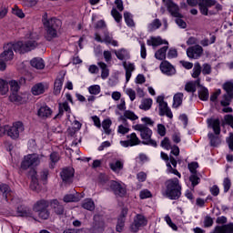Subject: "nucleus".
Listing matches in <instances>:
<instances>
[{
    "instance_id": "obj_1",
    "label": "nucleus",
    "mask_w": 233,
    "mask_h": 233,
    "mask_svg": "<svg viewBox=\"0 0 233 233\" xmlns=\"http://www.w3.org/2000/svg\"><path fill=\"white\" fill-rule=\"evenodd\" d=\"M38 40L39 35L36 32L31 31L26 35L25 41L5 45L4 52L0 55V58L4 59V61H12L14 59V51L18 54H26V52H30L37 46Z\"/></svg>"
},
{
    "instance_id": "obj_2",
    "label": "nucleus",
    "mask_w": 233,
    "mask_h": 233,
    "mask_svg": "<svg viewBox=\"0 0 233 233\" xmlns=\"http://www.w3.org/2000/svg\"><path fill=\"white\" fill-rule=\"evenodd\" d=\"M50 207V202L45 199L37 200L33 206L32 209L25 208V209H18L17 214L20 218H32L35 220H37V217L35 214L40 212L41 210H45Z\"/></svg>"
},
{
    "instance_id": "obj_3",
    "label": "nucleus",
    "mask_w": 233,
    "mask_h": 233,
    "mask_svg": "<svg viewBox=\"0 0 233 233\" xmlns=\"http://www.w3.org/2000/svg\"><path fill=\"white\" fill-rule=\"evenodd\" d=\"M166 191L165 194L169 199H179L181 198V184L179 179L170 178L166 181Z\"/></svg>"
},
{
    "instance_id": "obj_4",
    "label": "nucleus",
    "mask_w": 233,
    "mask_h": 233,
    "mask_svg": "<svg viewBox=\"0 0 233 233\" xmlns=\"http://www.w3.org/2000/svg\"><path fill=\"white\" fill-rule=\"evenodd\" d=\"M133 130L140 132V137L143 139L144 145L157 147V142L152 140V129L143 124H135L132 126Z\"/></svg>"
},
{
    "instance_id": "obj_5",
    "label": "nucleus",
    "mask_w": 233,
    "mask_h": 233,
    "mask_svg": "<svg viewBox=\"0 0 233 233\" xmlns=\"http://www.w3.org/2000/svg\"><path fill=\"white\" fill-rule=\"evenodd\" d=\"M25 132L23 122H14L12 126H4V134H6L11 139H19V136Z\"/></svg>"
},
{
    "instance_id": "obj_6",
    "label": "nucleus",
    "mask_w": 233,
    "mask_h": 233,
    "mask_svg": "<svg viewBox=\"0 0 233 233\" xmlns=\"http://www.w3.org/2000/svg\"><path fill=\"white\" fill-rule=\"evenodd\" d=\"M44 157L45 156L36 153L29 154L24 157L21 167L26 170V168H30V167H38V165H41V161H43Z\"/></svg>"
},
{
    "instance_id": "obj_7",
    "label": "nucleus",
    "mask_w": 233,
    "mask_h": 233,
    "mask_svg": "<svg viewBox=\"0 0 233 233\" xmlns=\"http://www.w3.org/2000/svg\"><path fill=\"white\" fill-rule=\"evenodd\" d=\"M46 27V39L47 41H52L54 38L57 37V32L61 28V20L51 21L50 24L45 25Z\"/></svg>"
},
{
    "instance_id": "obj_8",
    "label": "nucleus",
    "mask_w": 233,
    "mask_h": 233,
    "mask_svg": "<svg viewBox=\"0 0 233 233\" xmlns=\"http://www.w3.org/2000/svg\"><path fill=\"white\" fill-rule=\"evenodd\" d=\"M157 103H158L159 116H167L169 119L174 117L172 111L168 107V104L165 102V97L159 96L157 97Z\"/></svg>"
},
{
    "instance_id": "obj_9",
    "label": "nucleus",
    "mask_w": 233,
    "mask_h": 233,
    "mask_svg": "<svg viewBox=\"0 0 233 233\" xmlns=\"http://www.w3.org/2000/svg\"><path fill=\"white\" fill-rule=\"evenodd\" d=\"M109 187L114 192L115 196H118L119 198L127 196V186L123 184V182L112 180L109 182Z\"/></svg>"
},
{
    "instance_id": "obj_10",
    "label": "nucleus",
    "mask_w": 233,
    "mask_h": 233,
    "mask_svg": "<svg viewBox=\"0 0 233 233\" xmlns=\"http://www.w3.org/2000/svg\"><path fill=\"white\" fill-rule=\"evenodd\" d=\"M95 40H96L97 43H105L106 45H111L112 46H118L117 40H115L111 34L106 31L104 33L103 38H101L99 34L96 33Z\"/></svg>"
},
{
    "instance_id": "obj_11",
    "label": "nucleus",
    "mask_w": 233,
    "mask_h": 233,
    "mask_svg": "<svg viewBox=\"0 0 233 233\" xmlns=\"http://www.w3.org/2000/svg\"><path fill=\"white\" fill-rule=\"evenodd\" d=\"M186 52L189 59H199L203 56V47L199 45H195L189 46Z\"/></svg>"
},
{
    "instance_id": "obj_12",
    "label": "nucleus",
    "mask_w": 233,
    "mask_h": 233,
    "mask_svg": "<svg viewBox=\"0 0 233 233\" xmlns=\"http://www.w3.org/2000/svg\"><path fill=\"white\" fill-rule=\"evenodd\" d=\"M163 3H165V6L173 17H183V15L179 13V6L172 0H165Z\"/></svg>"
},
{
    "instance_id": "obj_13",
    "label": "nucleus",
    "mask_w": 233,
    "mask_h": 233,
    "mask_svg": "<svg viewBox=\"0 0 233 233\" xmlns=\"http://www.w3.org/2000/svg\"><path fill=\"white\" fill-rule=\"evenodd\" d=\"M147 221L145 216L143 215H137L134 223L131 225L130 228L132 232H137L141 227H146Z\"/></svg>"
},
{
    "instance_id": "obj_14",
    "label": "nucleus",
    "mask_w": 233,
    "mask_h": 233,
    "mask_svg": "<svg viewBox=\"0 0 233 233\" xmlns=\"http://www.w3.org/2000/svg\"><path fill=\"white\" fill-rule=\"evenodd\" d=\"M127 119H129V121H137L139 116L132 110H125L123 115L118 117V121H120V123H128Z\"/></svg>"
},
{
    "instance_id": "obj_15",
    "label": "nucleus",
    "mask_w": 233,
    "mask_h": 233,
    "mask_svg": "<svg viewBox=\"0 0 233 233\" xmlns=\"http://www.w3.org/2000/svg\"><path fill=\"white\" fill-rule=\"evenodd\" d=\"M160 70L165 76H176V67L168 61L161 62Z\"/></svg>"
},
{
    "instance_id": "obj_16",
    "label": "nucleus",
    "mask_w": 233,
    "mask_h": 233,
    "mask_svg": "<svg viewBox=\"0 0 233 233\" xmlns=\"http://www.w3.org/2000/svg\"><path fill=\"white\" fill-rule=\"evenodd\" d=\"M29 177H31L30 188L35 192H39V181L37 180V171L31 169L29 171Z\"/></svg>"
},
{
    "instance_id": "obj_17",
    "label": "nucleus",
    "mask_w": 233,
    "mask_h": 233,
    "mask_svg": "<svg viewBox=\"0 0 233 233\" xmlns=\"http://www.w3.org/2000/svg\"><path fill=\"white\" fill-rule=\"evenodd\" d=\"M208 127L212 128L216 136H219L221 134V127L219 119L218 118H208L207 120Z\"/></svg>"
},
{
    "instance_id": "obj_18",
    "label": "nucleus",
    "mask_w": 233,
    "mask_h": 233,
    "mask_svg": "<svg viewBox=\"0 0 233 233\" xmlns=\"http://www.w3.org/2000/svg\"><path fill=\"white\" fill-rule=\"evenodd\" d=\"M127 214H128V208H124L117 219L116 232H123V228H125V218H127Z\"/></svg>"
},
{
    "instance_id": "obj_19",
    "label": "nucleus",
    "mask_w": 233,
    "mask_h": 233,
    "mask_svg": "<svg viewBox=\"0 0 233 233\" xmlns=\"http://www.w3.org/2000/svg\"><path fill=\"white\" fill-rule=\"evenodd\" d=\"M49 205L52 208V210L56 214L57 216H61L65 212V208L63 205L59 203L58 199H53L49 202Z\"/></svg>"
},
{
    "instance_id": "obj_20",
    "label": "nucleus",
    "mask_w": 233,
    "mask_h": 233,
    "mask_svg": "<svg viewBox=\"0 0 233 233\" xmlns=\"http://www.w3.org/2000/svg\"><path fill=\"white\" fill-rule=\"evenodd\" d=\"M161 158L164 159V161L167 162V174H174L175 176H177V177L181 178V173L177 171V169L172 168V165H170V162H168V155H167L165 152L160 153Z\"/></svg>"
},
{
    "instance_id": "obj_21",
    "label": "nucleus",
    "mask_w": 233,
    "mask_h": 233,
    "mask_svg": "<svg viewBox=\"0 0 233 233\" xmlns=\"http://www.w3.org/2000/svg\"><path fill=\"white\" fill-rule=\"evenodd\" d=\"M123 66L126 70V83H128L130 77H132V72L136 70V65L130 62H123Z\"/></svg>"
},
{
    "instance_id": "obj_22",
    "label": "nucleus",
    "mask_w": 233,
    "mask_h": 233,
    "mask_svg": "<svg viewBox=\"0 0 233 233\" xmlns=\"http://www.w3.org/2000/svg\"><path fill=\"white\" fill-rule=\"evenodd\" d=\"M46 88H48L47 85L38 83L32 87L31 92L33 96H41V94H45V90H46Z\"/></svg>"
},
{
    "instance_id": "obj_23",
    "label": "nucleus",
    "mask_w": 233,
    "mask_h": 233,
    "mask_svg": "<svg viewBox=\"0 0 233 233\" xmlns=\"http://www.w3.org/2000/svg\"><path fill=\"white\" fill-rule=\"evenodd\" d=\"M60 176L63 181L68 182L74 177V168L73 167H66L62 170Z\"/></svg>"
},
{
    "instance_id": "obj_24",
    "label": "nucleus",
    "mask_w": 233,
    "mask_h": 233,
    "mask_svg": "<svg viewBox=\"0 0 233 233\" xmlns=\"http://www.w3.org/2000/svg\"><path fill=\"white\" fill-rule=\"evenodd\" d=\"M37 116L42 119H46L52 116V109L48 106H42L38 109Z\"/></svg>"
},
{
    "instance_id": "obj_25",
    "label": "nucleus",
    "mask_w": 233,
    "mask_h": 233,
    "mask_svg": "<svg viewBox=\"0 0 233 233\" xmlns=\"http://www.w3.org/2000/svg\"><path fill=\"white\" fill-rule=\"evenodd\" d=\"M9 101L11 103H14L15 105H24V103H26V99L25 96L17 94V93H13L9 96Z\"/></svg>"
},
{
    "instance_id": "obj_26",
    "label": "nucleus",
    "mask_w": 233,
    "mask_h": 233,
    "mask_svg": "<svg viewBox=\"0 0 233 233\" xmlns=\"http://www.w3.org/2000/svg\"><path fill=\"white\" fill-rule=\"evenodd\" d=\"M197 86H201V79L200 78H198L194 82L187 83L186 86H185V91L194 93V92H196V87Z\"/></svg>"
},
{
    "instance_id": "obj_27",
    "label": "nucleus",
    "mask_w": 233,
    "mask_h": 233,
    "mask_svg": "<svg viewBox=\"0 0 233 233\" xmlns=\"http://www.w3.org/2000/svg\"><path fill=\"white\" fill-rule=\"evenodd\" d=\"M147 45L150 46H159L160 45H168V42L164 41L161 36L151 37L150 40H147Z\"/></svg>"
},
{
    "instance_id": "obj_28",
    "label": "nucleus",
    "mask_w": 233,
    "mask_h": 233,
    "mask_svg": "<svg viewBox=\"0 0 233 233\" xmlns=\"http://www.w3.org/2000/svg\"><path fill=\"white\" fill-rule=\"evenodd\" d=\"M125 163L121 160H116V162L110 163L109 167L113 172H116V174H119L121 170H123Z\"/></svg>"
},
{
    "instance_id": "obj_29",
    "label": "nucleus",
    "mask_w": 233,
    "mask_h": 233,
    "mask_svg": "<svg viewBox=\"0 0 233 233\" xmlns=\"http://www.w3.org/2000/svg\"><path fill=\"white\" fill-rule=\"evenodd\" d=\"M65 81V76H61L55 81L54 94L55 96H59L61 94V89L63 88V82Z\"/></svg>"
},
{
    "instance_id": "obj_30",
    "label": "nucleus",
    "mask_w": 233,
    "mask_h": 233,
    "mask_svg": "<svg viewBox=\"0 0 233 233\" xmlns=\"http://www.w3.org/2000/svg\"><path fill=\"white\" fill-rule=\"evenodd\" d=\"M127 141L130 144V147H136L141 144V140L139 139V137H137V135L136 133H131L127 135Z\"/></svg>"
},
{
    "instance_id": "obj_31",
    "label": "nucleus",
    "mask_w": 233,
    "mask_h": 233,
    "mask_svg": "<svg viewBox=\"0 0 233 233\" xmlns=\"http://www.w3.org/2000/svg\"><path fill=\"white\" fill-rule=\"evenodd\" d=\"M115 56L119 59L120 61H123L125 59H128L130 57V55L128 54V51L125 48L115 50Z\"/></svg>"
},
{
    "instance_id": "obj_32",
    "label": "nucleus",
    "mask_w": 233,
    "mask_h": 233,
    "mask_svg": "<svg viewBox=\"0 0 233 233\" xmlns=\"http://www.w3.org/2000/svg\"><path fill=\"white\" fill-rule=\"evenodd\" d=\"M30 63L31 66L36 68V70H43V68H45V61H43V58H33Z\"/></svg>"
},
{
    "instance_id": "obj_33",
    "label": "nucleus",
    "mask_w": 233,
    "mask_h": 233,
    "mask_svg": "<svg viewBox=\"0 0 233 233\" xmlns=\"http://www.w3.org/2000/svg\"><path fill=\"white\" fill-rule=\"evenodd\" d=\"M167 50H168V46H165L162 48L158 49L155 53L156 59H158V61H163L167 57Z\"/></svg>"
},
{
    "instance_id": "obj_34",
    "label": "nucleus",
    "mask_w": 233,
    "mask_h": 233,
    "mask_svg": "<svg viewBox=\"0 0 233 233\" xmlns=\"http://www.w3.org/2000/svg\"><path fill=\"white\" fill-rule=\"evenodd\" d=\"M215 233H233V224L217 227L215 229Z\"/></svg>"
},
{
    "instance_id": "obj_35",
    "label": "nucleus",
    "mask_w": 233,
    "mask_h": 233,
    "mask_svg": "<svg viewBox=\"0 0 233 233\" xmlns=\"http://www.w3.org/2000/svg\"><path fill=\"white\" fill-rule=\"evenodd\" d=\"M161 20L157 18L147 25V30L148 32H156V30L161 28Z\"/></svg>"
},
{
    "instance_id": "obj_36",
    "label": "nucleus",
    "mask_w": 233,
    "mask_h": 233,
    "mask_svg": "<svg viewBox=\"0 0 233 233\" xmlns=\"http://www.w3.org/2000/svg\"><path fill=\"white\" fill-rule=\"evenodd\" d=\"M223 90H225L226 94L229 96V97H233V81H227L222 85Z\"/></svg>"
},
{
    "instance_id": "obj_37",
    "label": "nucleus",
    "mask_w": 233,
    "mask_h": 233,
    "mask_svg": "<svg viewBox=\"0 0 233 233\" xmlns=\"http://www.w3.org/2000/svg\"><path fill=\"white\" fill-rule=\"evenodd\" d=\"M152 98H144L139 105L140 110H150L152 108Z\"/></svg>"
},
{
    "instance_id": "obj_38",
    "label": "nucleus",
    "mask_w": 233,
    "mask_h": 233,
    "mask_svg": "<svg viewBox=\"0 0 233 233\" xmlns=\"http://www.w3.org/2000/svg\"><path fill=\"white\" fill-rule=\"evenodd\" d=\"M0 192H2L3 197L5 199H8L9 196H12V188H10V186L6 185V184H1L0 185Z\"/></svg>"
},
{
    "instance_id": "obj_39",
    "label": "nucleus",
    "mask_w": 233,
    "mask_h": 233,
    "mask_svg": "<svg viewBox=\"0 0 233 233\" xmlns=\"http://www.w3.org/2000/svg\"><path fill=\"white\" fill-rule=\"evenodd\" d=\"M98 66L101 68V77L102 79H106L108 76H110V71L108 70V66L104 62H98Z\"/></svg>"
},
{
    "instance_id": "obj_40",
    "label": "nucleus",
    "mask_w": 233,
    "mask_h": 233,
    "mask_svg": "<svg viewBox=\"0 0 233 233\" xmlns=\"http://www.w3.org/2000/svg\"><path fill=\"white\" fill-rule=\"evenodd\" d=\"M198 97L199 99H201V101H207L208 99V89L203 86L200 85V86H198Z\"/></svg>"
},
{
    "instance_id": "obj_41",
    "label": "nucleus",
    "mask_w": 233,
    "mask_h": 233,
    "mask_svg": "<svg viewBox=\"0 0 233 233\" xmlns=\"http://www.w3.org/2000/svg\"><path fill=\"white\" fill-rule=\"evenodd\" d=\"M183 103V93H177L173 97V108H178Z\"/></svg>"
},
{
    "instance_id": "obj_42",
    "label": "nucleus",
    "mask_w": 233,
    "mask_h": 233,
    "mask_svg": "<svg viewBox=\"0 0 233 233\" xmlns=\"http://www.w3.org/2000/svg\"><path fill=\"white\" fill-rule=\"evenodd\" d=\"M189 181L191 183V187L194 188V187H198L199 183H201V178L199 177V174L194 173L191 174L189 177Z\"/></svg>"
},
{
    "instance_id": "obj_43",
    "label": "nucleus",
    "mask_w": 233,
    "mask_h": 233,
    "mask_svg": "<svg viewBox=\"0 0 233 233\" xmlns=\"http://www.w3.org/2000/svg\"><path fill=\"white\" fill-rule=\"evenodd\" d=\"M130 132V126L128 123H122L117 127V133L125 136V134H128Z\"/></svg>"
},
{
    "instance_id": "obj_44",
    "label": "nucleus",
    "mask_w": 233,
    "mask_h": 233,
    "mask_svg": "<svg viewBox=\"0 0 233 233\" xmlns=\"http://www.w3.org/2000/svg\"><path fill=\"white\" fill-rule=\"evenodd\" d=\"M192 72L191 76L194 79H198L201 76V64L199 62L195 63Z\"/></svg>"
},
{
    "instance_id": "obj_45",
    "label": "nucleus",
    "mask_w": 233,
    "mask_h": 233,
    "mask_svg": "<svg viewBox=\"0 0 233 233\" xmlns=\"http://www.w3.org/2000/svg\"><path fill=\"white\" fill-rule=\"evenodd\" d=\"M82 207L86 210L92 211L96 208V204H94V201L92 199L87 198V199L84 200V202L82 203Z\"/></svg>"
},
{
    "instance_id": "obj_46",
    "label": "nucleus",
    "mask_w": 233,
    "mask_h": 233,
    "mask_svg": "<svg viewBox=\"0 0 233 233\" xmlns=\"http://www.w3.org/2000/svg\"><path fill=\"white\" fill-rule=\"evenodd\" d=\"M8 83L5 81L4 79L0 78V94L1 96H5V94H8Z\"/></svg>"
},
{
    "instance_id": "obj_47",
    "label": "nucleus",
    "mask_w": 233,
    "mask_h": 233,
    "mask_svg": "<svg viewBox=\"0 0 233 233\" xmlns=\"http://www.w3.org/2000/svg\"><path fill=\"white\" fill-rule=\"evenodd\" d=\"M208 137L210 141L211 147H218V145H219V143H221V140L219 139V137L217 136H214V134H212V133H209L208 135Z\"/></svg>"
},
{
    "instance_id": "obj_48",
    "label": "nucleus",
    "mask_w": 233,
    "mask_h": 233,
    "mask_svg": "<svg viewBox=\"0 0 233 233\" xmlns=\"http://www.w3.org/2000/svg\"><path fill=\"white\" fill-rule=\"evenodd\" d=\"M132 14L126 12L124 13V19L126 21V24L127 26H135L136 24H134V19L132 18Z\"/></svg>"
},
{
    "instance_id": "obj_49",
    "label": "nucleus",
    "mask_w": 233,
    "mask_h": 233,
    "mask_svg": "<svg viewBox=\"0 0 233 233\" xmlns=\"http://www.w3.org/2000/svg\"><path fill=\"white\" fill-rule=\"evenodd\" d=\"M88 92L91 96H97L101 93V86L99 85H93L88 87Z\"/></svg>"
},
{
    "instance_id": "obj_50",
    "label": "nucleus",
    "mask_w": 233,
    "mask_h": 233,
    "mask_svg": "<svg viewBox=\"0 0 233 233\" xmlns=\"http://www.w3.org/2000/svg\"><path fill=\"white\" fill-rule=\"evenodd\" d=\"M111 126H112V121L110 119H106L102 122V128L104 129L106 134H110L112 132L110 130Z\"/></svg>"
},
{
    "instance_id": "obj_51",
    "label": "nucleus",
    "mask_w": 233,
    "mask_h": 233,
    "mask_svg": "<svg viewBox=\"0 0 233 233\" xmlns=\"http://www.w3.org/2000/svg\"><path fill=\"white\" fill-rule=\"evenodd\" d=\"M35 214L40 219H48V218H50V211H48V208L42 209Z\"/></svg>"
},
{
    "instance_id": "obj_52",
    "label": "nucleus",
    "mask_w": 233,
    "mask_h": 233,
    "mask_svg": "<svg viewBox=\"0 0 233 233\" xmlns=\"http://www.w3.org/2000/svg\"><path fill=\"white\" fill-rule=\"evenodd\" d=\"M12 14L14 15H16V17H19L20 19H24L25 17V13L17 5H15L12 8Z\"/></svg>"
},
{
    "instance_id": "obj_53",
    "label": "nucleus",
    "mask_w": 233,
    "mask_h": 233,
    "mask_svg": "<svg viewBox=\"0 0 233 233\" xmlns=\"http://www.w3.org/2000/svg\"><path fill=\"white\" fill-rule=\"evenodd\" d=\"M63 111L70 112V106H68V102L59 103V114H58V116H63Z\"/></svg>"
},
{
    "instance_id": "obj_54",
    "label": "nucleus",
    "mask_w": 233,
    "mask_h": 233,
    "mask_svg": "<svg viewBox=\"0 0 233 233\" xmlns=\"http://www.w3.org/2000/svg\"><path fill=\"white\" fill-rule=\"evenodd\" d=\"M157 132L158 136H160L161 137H165V136H167V127H165V125L163 124H157Z\"/></svg>"
},
{
    "instance_id": "obj_55",
    "label": "nucleus",
    "mask_w": 233,
    "mask_h": 233,
    "mask_svg": "<svg viewBox=\"0 0 233 233\" xmlns=\"http://www.w3.org/2000/svg\"><path fill=\"white\" fill-rule=\"evenodd\" d=\"M8 85L10 86L11 91L13 92V94L19 92V83L15 80H11L9 81Z\"/></svg>"
},
{
    "instance_id": "obj_56",
    "label": "nucleus",
    "mask_w": 233,
    "mask_h": 233,
    "mask_svg": "<svg viewBox=\"0 0 233 233\" xmlns=\"http://www.w3.org/2000/svg\"><path fill=\"white\" fill-rule=\"evenodd\" d=\"M232 99H233V97L230 96V95L226 94L223 96L220 105H222V106H228V105H230V101H232Z\"/></svg>"
},
{
    "instance_id": "obj_57",
    "label": "nucleus",
    "mask_w": 233,
    "mask_h": 233,
    "mask_svg": "<svg viewBox=\"0 0 233 233\" xmlns=\"http://www.w3.org/2000/svg\"><path fill=\"white\" fill-rule=\"evenodd\" d=\"M111 15L112 17H114L116 23H121V19H123V15H121L120 13L117 12V9L113 8L111 10Z\"/></svg>"
},
{
    "instance_id": "obj_58",
    "label": "nucleus",
    "mask_w": 233,
    "mask_h": 233,
    "mask_svg": "<svg viewBox=\"0 0 233 233\" xmlns=\"http://www.w3.org/2000/svg\"><path fill=\"white\" fill-rule=\"evenodd\" d=\"M50 159H51L50 168H54V165H56V163L59 161V154L56 152L51 153Z\"/></svg>"
},
{
    "instance_id": "obj_59",
    "label": "nucleus",
    "mask_w": 233,
    "mask_h": 233,
    "mask_svg": "<svg viewBox=\"0 0 233 233\" xmlns=\"http://www.w3.org/2000/svg\"><path fill=\"white\" fill-rule=\"evenodd\" d=\"M187 167L191 174H198V168H199V164H198V162H191L187 165Z\"/></svg>"
},
{
    "instance_id": "obj_60",
    "label": "nucleus",
    "mask_w": 233,
    "mask_h": 233,
    "mask_svg": "<svg viewBox=\"0 0 233 233\" xmlns=\"http://www.w3.org/2000/svg\"><path fill=\"white\" fill-rule=\"evenodd\" d=\"M160 146L162 148H165V150H170L171 145H170V139L168 137H164V139L161 141Z\"/></svg>"
},
{
    "instance_id": "obj_61",
    "label": "nucleus",
    "mask_w": 233,
    "mask_h": 233,
    "mask_svg": "<svg viewBox=\"0 0 233 233\" xmlns=\"http://www.w3.org/2000/svg\"><path fill=\"white\" fill-rule=\"evenodd\" d=\"M125 94L128 96L130 101H135L136 100V91L132 88H127L125 89Z\"/></svg>"
},
{
    "instance_id": "obj_62",
    "label": "nucleus",
    "mask_w": 233,
    "mask_h": 233,
    "mask_svg": "<svg viewBox=\"0 0 233 233\" xmlns=\"http://www.w3.org/2000/svg\"><path fill=\"white\" fill-rule=\"evenodd\" d=\"M230 187H232V182L230 181V178L226 177L224 178L223 181V187H224V192H228L230 190Z\"/></svg>"
},
{
    "instance_id": "obj_63",
    "label": "nucleus",
    "mask_w": 233,
    "mask_h": 233,
    "mask_svg": "<svg viewBox=\"0 0 233 233\" xmlns=\"http://www.w3.org/2000/svg\"><path fill=\"white\" fill-rule=\"evenodd\" d=\"M224 121H225L226 125H229V127H231V128H233V116L232 115H226L224 116Z\"/></svg>"
},
{
    "instance_id": "obj_64",
    "label": "nucleus",
    "mask_w": 233,
    "mask_h": 233,
    "mask_svg": "<svg viewBox=\"0 0 233 233\" xmlns=\"http://www.w3.org/2000/svg\"><path fill=\"white\" fill-rule=\"evenodd\" d=\"M226 142L228 146V148L233 151V133H229V137L226 138Z\"/></svg>"
}]
</instances>
